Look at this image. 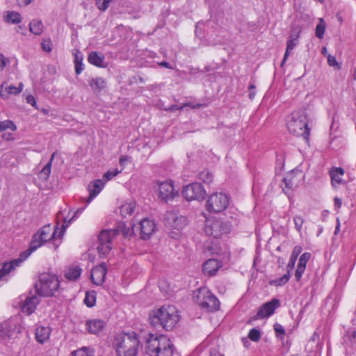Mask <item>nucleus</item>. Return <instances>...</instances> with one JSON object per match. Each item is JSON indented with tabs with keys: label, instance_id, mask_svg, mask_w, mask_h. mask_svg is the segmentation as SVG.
Wrapping results in <instances>:
<instances>
[{
	"label": "nucleus",
	"instance_id": "obj_38",
	"mask_svg": "<svg viewBox=\"0 0 356 356\" xmlns=\"http://www.w3.org/2000/svg\"><path fill=\"white\" fill-rule=\"evenodd\" d=\"M51 161H49L43 167V168L40 170V172L39 173L40 178L44 181H47L49 177V175L51 174Z\"/></svg>",
	"mask_w": 356,
	"mask_h": 356
},
{
	"label": "nucleus",
	"instance_id": "obj_62",
	"mask_svg": "<svg viewBox=\"0 0 356 356\" xmlns=\"http://www.w3.org/2000/svg\"><path fill=\"white\" fill-rule=\"evenodd\" d=\"M339 230H340V222H339V220L337 219V225H336L335 229H334V234H337V233L339 232Z\"/></svg>",
	"mask_w": 356,
	"mask_h": 356
},
{
	"label": "nucleus",
	"instance_id": "obj_34",
	"mask_svg": "<svg viewBox=\"0 0 356 356\" xmlns=\"http://www.w3.org/2000/svg\"><path fill=\"white\" fill-rule=\"evenodd\" d=\"M197 179L205 184L209 185L213 181V175L211 172L205 169L199 172Z\"/></svg>",
	"mask_w": 356,
	"mask_h": 356
},
{
	"label": "nucleus",
	"instance_id": "obj_46",
	"mask_svg": "<svg viewBox=\"0 0 356 356\" xmlns=\"http://www.w3.org/2000/svg\"><path fill=\"white\" fill-rule=\"evenodd\" d=\"M274 330L275 332L276 337L282 339L285 334V330L283 326L279 323H275L273 325Z\"/></svg>",
	"mask_w": 356,
	"mask_h": 356
},
{
	"label": "nucleus",
	"instance_id": "obj_3",
	"mask_svg": "<svg viewBox=\"0 0 356 356\" xmlns=\"http://www.w3.org/2000/svg\"><path fill=\"white\" fill-rule=\"evenodd\" d=\"M145 349L149 356H172L175 346L166 336L149 333L146 338Z\"/></svg>",
	"mask_w": 356,
	"mask_h": 356
},
{
	"label": "nucleus",
	"instance_id": "obj_13",
	"mask_svg": "<svg viewBox=\"0 0 356 356\" xmlns=\"http://www.w3.org/2000/svg\"><path fill=\"white\" fill-rule=\"evenodd\" d=\"M280 307V301L277 298H273L268 302L264 303L259 308L257 314L252 317V320L257 321L268 318L272 316L275 311Z\"/></svg>",
	"mask_w": 356,
	"mask_h": 356
},
{
	"label": "nucleus",
	"instance_id": "obj_11",
	"mask_svg": "<svg viewBox=\"0 0 356 356\" xmlns=\"http://www.w3.org/2000/svg\"><path fill=\"white\" fill-rule=\"evenodd\" d=\"M181 193L183 197L188 201H202L205 199L207 195V192L204 187L197 182L184 186Z\"/></svg>",
	"mask_w": 356,
	"mask_h": 356
},
{
	"label": "nucleus",
	"instance_id": "obj_30",
	"mask_svg": "<svg viewBox=\"0 0 356 356\" xmlns=\"http://www.w3.org/2000/svg\"><path fill=\"white\" fill-rule=\"evenodd\" d=\"M187 106L191 107L192 108H200L206 107L207 104H200V103L193 104L191 102H188L184 103L181 106H178L176 104L172 105V106H170L169 108H166V110L169 111H177V110H181L184 107H187Z\"/></svg>",
	"mask_w": 356,
	"mask_h": 356
},
{
	"label": "nucleus",
	"instance_id": "obj_21",
	"mask_svg": "<svg viewBox=\"0 0 356 356\" xmlns=\"http://www.w3.org/2000/svg\"><path fill=\"white\" fill-rule=\"evenodd\" d=\"M112 231H113L115 236L122 234L124 238H129L134 233V227L131 224L127 226L124 222H118Z\"/></svg>",
	"mask_w": 356,
	"mask_h": 356
},
{
	"label": "nucleus",
	"instance_id": "obj_6",
	"mask_svg": "<svg viewBox=\"0 0 356 356\" xmlns=\"http://www.w3.org/2000/svg\"><path fill=\"white\" fill-rule=\"evenodd\" d=\"M60 230V228L56 226L54 232L51 234V227L49 224L42 227L33 235L29 246L28 249L25 250L26 254L30 256L33 252L50 240L61 239L63 237L59 236Z\"/></svg>",
	"mask_w": 356,
	"mask_h": 356
},
{
	"label": "nucleus",
	"instance_id": "obj_58",
	"mask_svg": "<svg viewBox=\"0 0 356 356\" xmlns=\"http://www.w3.org/2000/svg\"><path fill=\"white\" fill-rule=\"evenodd\" d=\"M130 160V157L128 156H122L120 158L119 163L120 165H125L127 161Z\"/></svg>",
	"mask_w": 356,
	"mask_h": 356
},
{
	"label": "nucleus",
	"instance_id": "obj_60",
	"mask_svg": "<svg viewBox=\"0 0 356 356\" xmlns=\"http://www.w3.org/2000/svg\"><path fill=\"white\" fill-rule=\"evenodd\" d=\"M334 204L336 207H337V208L341 207V206L342 204L341 200L339 197H334Z\"/></svg>",
	"mask_w": 356,
	"mask_h": 356
},
{
	"label": "nucleus",
	"instance_id": "obj_14",
	"mask_svg": "<svg viewBox=\"0 0 356 356\" xmlns=\"http://www.w3.org/2000/svg\"><path fill=\"white\" fill-rule=\"evenodd\" d=\"M29 256L24 251L17 259H13L10 262H4L0 268V281L10 272L19 266Z\"/></svg>",
	"mask_w": 356,
	"mask_h": 356
},
{
	"label": "nucleus",
	"instance_id": "obj_32",
	"mask_svg": "<svg viewBox=\"0 0 356 356\" xmlns=\"http://www.w3.org/2000/svg\"><path fill=\"white\" fill-rule=\"evenodd\" d=\"M4 17L6 22L11 24H19L22 20L21 15L15 11L7 12Z\"/></svg>",
	"mask_w": 356,
	"mask_h": 356
},
{
	"label": "nucleus",
	"instance_id": "obj_15",
	"mask_svg": "<svg viewBox=\"0 0 356 356\" xmlns=\"http://www.w3.org/2000/svg\"><path fill=\"white\" fill-rule=\"evenodd\" d=\"M106 325V321L97 318L87 320L85 324L87 332L97 336H99L103 332Z\"/></svg>",
	"mask_w": 356,
	"mask_h": 356
},
{
	"label": "nucleus",
	"instance_id": "obj_12",
	"mask_svg": "<svg viewBox=\"0 0 356 356\" xmlns=\"http://www.w3.org/2000/svg\"><path fill=\"white\" fill-rule=\"evenodd\" d=\"M230 231L229 225L220 219H213L207 222L205 232L209 236L218 238Z\"/></svg>",
	"mask_w": 356,
	"mask_h": 356
},
{
	"label": "nucleus",
	"instance_id": "obj_53",
	"mask_svg": "<svg viewBox=\"0 0 356 356\" xmlns=\"http://www.w3.org/2000/svg\"><path fill=\"white\" fill-rule=\"evenodd\" d=\"M26 101L28 104H31L32 106H33L35 109H39L37 106V102L35 100V98L31 95H29L26 97Z\"/></svg>",
	"mask_w": 356,
	"mask_h": 356
},
{
	"label": "nucleus",
	"instance_id": "obj_5",
	"mask_svg": "<svg viewBox=\"0 0 356 356\" xmlns=\"http://www.w3.org/2000/svg\"><path fill=\"white\" fill-rule=\"evenodd\" d=\"M289 131L296 135L302 136L309 145L310 129L304 111L292 113L291 119L286 123Z\"/></svg>",
	"mask_w": 356,
	"mask_h": 356
},
{
	"label": "nucleus",
	"instance_id": "obj_29",
	"mask_svg": "<svg viewBox=\"0 0 356 356\" xmlns=\"http://www.w3.org/2000/svg\"><path fill=\"white\" fill-rule=\"evenodd\" d=\"M84 210V207L78 209L74 213L73 216L70 218L68 220L67 218H64L63 224L62 225L59 233V236L63 237L66 229L71 224L72 221H74L76 218L79 217V216L83 212Z\"/></svg>",
	"mask_w": 356,
	"mask_h": 356
},
{
	"label": "nucleus",
	"instance_id": "obj_27",
	"mask_svg": "<svg viewBox=\"0 0 356 356\" xmlns=\"http://www.w3.org/2000/svg\"><path fill=\"white\" fill-rule=\"evenodd\" d=\"M298 39V35H296L295 38H293V35H290V38L288 40L287 43H286V51H285L282 62L281 63V66H283L284 63L287 60L288 56L291 53V51L295 48V47L296 46Z\"/></svg>",
	"mask_w": 356,
	"mask_h": 356
},
{
	"label": "nucleus",
	"instance_id": "obj_18",
	"mask_svg": "<svg viewBox=\"0 0 356 356\" xmlns=\"http://www.w3.org/2000/svg\"><path fill=\"white\" fill-rule=\"evenodd\" d=\"M106 266L104 263L95 266L91 270V280L96 285H101L104 282L106 275Z\"/></svg>",
	"mask_w": 356,
	"mask_h": 356
},
{
	"label": "nucleus",
	"instance_id": "obj_37",
	"mask_svg": "<svg viewBox=\"0 0 356 356\" xmlns=\"http://www.w3.org/2000/svg\"><path fill=\"white\" fill-rule=\"evenodd\" d=\"M135 209V204L134 202L125 203L122 205L120 208V213L123 216L127 215H131Z\"/></svg>",
	"mask_w": 356,
	"mask_h": 356
},
{
	"label": "nucleus",
	"instance_id": "obj_50",
	"mask_svg": "<svg viewBox=\"0 0 356 356\" xmlns=\"http://www.w3.org/2000/svg\"><path fill=\"white\" fill-rule=\"evenodd\" d=\"M285 157L284 154H278L276 156V167L282 169L284 165Z\"/></svg>",
	"mask_w": 356,
	"mask_h": 356
},
{
	"label": "nucleus",
	"instance_id": "obj_44",
	"mask_svg": "<svg viewBox=\"0 0 356 356\" xmlns=\"http://www.w3.org/2000/svg\"><path fill=\"white\" fill-rule=\"evenodd\" d=\"M96 301V297L93 294H90L89 292L86 293V297L84 298V303L88 307H92L95 305Z\"/></svg>",
	"mask_w": 356,
	"mask_h": 356
},
{
	"label": "nucleus",
	"instance_id": "obj_4",
	"mask_svg": "<svg viewBox=\"0 0 356 356\" xmlns=\"http://www.w3.org/2000/svg\"><path fill=\"white\" fill-rule=\"evenodd\" d=\"M34 287L36 293L42 297H55L59 293L60 282L53 273H42L38 276Z\"/></svg>",
	"mask_w": 356,
	"mask_h": 356
},
{
	"label": "nucleus",
	"instance_id": "obj_64",
	"mask_svg": "<svg viewBox=\"0 0 356 356\" xmlns=\"http://www.w3.org/2000/svg\"><path fill=\"white\" fill-rule=\"evenodd\" d=\"M255 97V92L254 91H251L250 93H249V97L250 99H253Z\"/></svg>",
	"mask_w": 356,
	"mask_h": 356
},
{
	"label": "nucleus",
	"instance_id": "obj_31",
	"mask_svg": "<svg viewBox=\"0 0 356 356\" xmlns=\"http://www.w3.org/2000/svg\"><path fill=\"white\" fill-rule=\"evenodd\" d=\"M30 31L36 35H40L43 31V24L41 21L38 19H33L29 24Z\"/></svg>",
	"mask_w": 356,
	"mask_h": 356
},
{
	"label": "nucleus",
	"instance_id": "obj_56",
	"mask_svg": "<svg viewBox=\"0 0 356 356\" xmlns=\"http://www.w3.org/2000/svg\"><path fill=\"white\" fill-rule=\"evenodd\" d=\"M8 63V60L3 54H0V72L2 71L4 67Z\"/></svg>",
	"mask_w": 356,
	"mask_h": 356
},
{
	"label": "nucleus",
	"instance_id": "obj_2",
	"mask_svg": "<svg viewBox=\"0 0 356 356\" xmlns=\"http://www.w3.org/2000/svg\"><path fill=\"white\" fill-rule=\"evenodd\" d=\"M112 345L117 356H137L140 342L135 332H121L115 336Z\"/></svg>",
	"mask_w": 356,
	"mask_h": 356
},
{
	"label": "nucleus",
	"instance_id": "obj_17",
	"mask_svg": "<svg viewBox=\"0 0 356 356\" xmlns=\"http://www.w3.org/2000/svg\"><path fill=\"white\" fill-rule=\"evenodd\" d=\"M156 225L153 220L144 218L140 223L138 229L140 230V237L143 239H149L155 231Z\"/></svg>",
	"mask_w": 356,
	"mask_h": 356
},
{
	"label": "nucleus",
	"instance_id": "obj_48",
	"mask_svg": "<svg viewBox=\"0 0 356 356\" xmlns=\"http://www.w3.org/2000/svg\"><path fill=\"white\" fill-rule=\"evenodd\" d=\"M22 90H0V96L3 99H8L10 95H17Z\"/></svg>",
	"mask_w": 356,
	"mask_h": 356
},
{
	"label": "nucleus",
	"instance_id": "obj_55",
	"mask_svg": "<svg viewBox=\"0 0 356 356\" xmlns=\"http://www.w3.org/2000/svg\"><path fill=\"white\" fill-rule=\"evenodd\" d=\"M294 223H295L296 228L298 230H300L302 226L303 220L300 216H296L294 218Z\"/></svg>",
	"mask_w": 356,
	"mask_h": 356
},
{
	"label": "nucleus",
	"instance_id": "obj_51",
	"mask_svg": "<svg viewBox=\"0 0 356 356\" xmlns=\"http://www.w3.org/2000/svg\"><path fill=\"white\" fill-rule=\"evenodd\" d=\"M311 257V254L309 252H305L303 253L299 259L298 264L300 266H306L307 262Z\"/></svg>",
	"mask_w": 356,
	"mask_h": 356
},
{
	"label": "nucleus",
	"instance_id": "obj_49",
	"mask_svg": "<svg viewBox=\"0 0 356 356\" xmlns=\"http://www.w3.org/2000/svg\"><path fill=\"white\" fill-rule=\"evenodd\" d=\"M42 49L46 52H50L52 49V44L50 39H44L41 43Z\"/></svg>",
	"mask_w": 356,
	"mask_h": 356
},
{
	"label": "nucleus",
	"instance_id": "obj_23",
	"mask_svg": "<svg viewBox=\"0 0 356 356\" xmlns=\"http://www.w3.org/2000/svg\"><path fill=\"white\" fill-rule=\"evenodd\" d=\"M88 62L99 67H106L107 63L105 62V56L102 53L92 51L88 56Z\"/></svg>",
	"mask_w": 356,
	"mask_h": 356
},
{
	"label": "nucleus",
	"instance_id": "obj_54",
	"mask_svg": "<svg viewBox=\"0 0 356 356\" xmlns=\"http://www.w3.org/2000/svg\"><path fill=\"white\" fill-rule=\"evenodd\" d=\"M1 137L7 141H13L15 140V135L12 132H5L2 134Z\"/></svg>",
	"mask_w": 356,
	"mask_h": 356
},
{
	"label": "nucleus",
	"instance_id": "obj_7",
	"mask_svg": "<svg viewBox=\"0 0 356 356\" xmlns=\"http://www.w3.org/2000/svg\"><path fill=\"white\" fill-rule=\"evenodd\" d=\"M194 302L204 311L213 312L220 309V301L207 287H201L193 292Z\"/></svg>",
	"mask_w": 356,
	"mask_h": 356
},
{
	"label": "nucleus",
	"instance_id": "obj_16",
	"mask_svg": "<svg viewBox=\"0 0 356 356\" xmlns=\"http://www.w3.org/2000/svg\"><path fill=\"white\" fill-rule=\"evenodd\" d=\"M177 194L171 181L161 182L159 185V196L165 201L172 200Z\"/></svg>",
	"mask_w": 356,
	"mask_h": 356
},
{
	"label": "nucleus",
	"instance_id": "obj_45",
	"mask_svg": "<svg viewBox=\"0 0 356 356\" xmlns=\"http://www.w3.org/2000/svg\"><path fill=\"white\" fill-rule=\"evenodd\" d=\"M121 171L118 170V169H113L112 170H108L106 172L104 175L103 178L105 179V181H109L115 176H117L119 173H120Z\"/></svg>",
	"mask_w": 356,
	"mask_h": 356
},
{
	"label": "nucleus",
	"instance_id": "obj_41",
	"mask_svg": "<svg viewBox=\"0 0 356 356\" xmlns=\"http://www.w3.org/2000/svg\"><path fill=\"white\" fill-rule=\"evenodd\" d=\"M95 6L102 12H105L114 0H95Z\"/></svg>",
	"mask_w": 356,
	"mask_h": 356
},
{
	"label": "nucleus",
	"instance_id": "obj_42",
	"mask_svg": "<svg viewBox=\"0 0 356 356\" xmlns=\"http://www.w3.org/2000/svg\"><path fill=\"white\" fill-rule=\"evenodd\" d=\"M290 276V272L288 270L286 274L282 275L281 277L273 280L271 284H273L275 286H282L289 281Z\"/></svg>",
	"mask_w": 356,
	"mask_h": 356
},
{
	"label": "nucleus",
	"instance_id": "obj_40",
	"mask_svg": "<svg viewBox=\"0 0 356 356\" xmlns=\"http://www.w3.org/2000/svg\"><path fill=\"white\" fill-rule=\"evenodd\" d=\"M6 129H10L12 131L17 130V126L15 124L9 120L0 121V132L3 131Z\"/></svg>",
	"mask_w": 356,
	"mask_h": 356
},
{
	"label": "nucleus",
	"instance_id": "obj_61",
	"mask_svg": "<svg viewBox=\"0 0 356 356\" xmlns=\"http://www.w3.org/2000/svg\"><path fill=\"white\" fill-rule=\"evenodd\" d=\"M210 356H224L223 355L220 354L218 351L213 349L210 351Z\"/></svg>",
	"mask_w": 356,
	"mask_h": 356
},
{
	"label": "nucleus",
	"instance_id": "obj_24",
	"mask_svg": "<svg viewBox=\"0 0 356 356\" xmlns=\"http://www.w3.org/2000/svg\"><path fill=\"white\" fill-rule=\"evenodd\" d=\"M344 170L341 167H332L330 170L331 183L333 186H336L335 184L339 185L343 183L341 177L344 175Z\"/></svg>",
	"mask_w": 356,
	"mask_h": 356
},
{
	"label": "nucleus",
	"instance_id": "obj_22",
	"mask_svg": "<svg viewBox=\"0 0 356 356\" xmlns=\"http://www.w3.org/2000/svg\"><path fill=\"white\" fill-rule=\"evenodd\" d=\"M39 299L36 296L26 297L22 305V310L28 315L33 314L39 304Z\"/></svg>",
	"mask_w": 356,
	"mask_h": 356
},
{
	"label": "nucleus",
	"instance_id": "obj_26",
	"mask_svg": "<svg viewBox=\"0 0 356 356\" xmlns=\"http://www.w3.org/2000/svg\"><path fill=\"white\" fill-rule=\"evenodd\" d=\"M51 331L47 327L39 326L35 330V339L40 343L49 339Z\"/></svg>",
	"mask_w": 356,
	"mask_h": 356
},
{
	"label": "nucleus",
	"instance_id": "obj_59",
	"mask_svg": "<svg viewBox=\"0 0 356 356\" xmlns=\"http://www.w3.org/2000/svg\"><path fill=\"white\" fill-rule=\"evenodd\" d=\"M5 87V89H10V90H13V89H21V87H22V85L20 84L19 88H16L15 86H13L12 85H10L8 86H4V83H1V86H0V89H3V88Z\"/></svg>",
	"mask_w": 356,
	"mask_h": 356
},
{
	"label": "nucleus",
	"instance_id": "obj_57",
	"mask_svg": "<svg viewBox=\"0 0 356 356\" xmlns=\"http://www.w3.org/2000/svg\"><path fill=\"white\" fill-rule=\"evenodd\" d=\"M33 0H17L19 6L24 7L30 4Z\"/></svg>",
	"mask_w": 356,
	"mask_h": 356
},
{
	"label": "nucleus",
	"instance_id": "obj_33",
	"mask_svg": "<svg viewBox=\"0 0 356 356\" xmlns=\"http://www.w3.org/2000/svg\"><path fill=\"white\" fill-rule=\"evenodd\" d=\"M70 356H95V351L90 347L84 346L72 351Z\"/></svg>",
	"mask_w": 356,
	"mask_h": 356
},
{
	"label": "nucleus",
	"instance_id": "obj_47",
	"mask_svg": "<svg viewBox=\"0 0 356 356\" xmlns=\"http://www.w3.org/2000/svg\"><path fill=\"white\" fill-rule=\"evenodd\" d=\"M327 63L330 66L334 67L335 69H340V64L337 61L336 58L330 54H327Z\"/></svg>",
	"mask_w": 356,
	"mask_h": 356
},
{
	"label": "nucleus",
	"instance_id": "obj_9",
	"mask_svg": "<svg viewBox=\"0 0 356 356\" xmlns=\"http://www.w3.org/2000/svg\"><path fill=\"white\" fill-rule=\"evenodd\" d=\"M229 204V196L222 193H215L209 197L206 207L209 212L220 213L226 209Z\"/></svg>",
	"mask_w": 356,
	"mask_h": 356
},
{
	"label": "nucleus",
	"instance_id": "obj_28",
	"mask_svg": "<svg viewBox=\"0 0 356 356\" xmlns=\"http://www.w3.org/2000/svg\"><path fill=\"white\" fill-rule=\"evenodd\" d=\"M73 55L74 57V63L75 65V72L77 74H79L83 70V56L79 50H75Z\"/></svg>",
	"mask_w": 356,
	"mask_h": 356
},
{
	"label": "nucleus",
	"instance_id": "obj_35",
	"mask_svg": "<svg viewBox=\"0 0 356 356\" xmlns=\"http://www.w3.org/2000/svg\"><path fill=\"white\" fill-rule=\"evenodd\" d=\"M301 252H302V248L300 246L297 245V246L294 247L292 254L290 257V260L287 265V267L289 268H293L294 267L296 260H297V258L300 255Z\"/></svg>",
	"mask_w": 356,
	"mask_h": 356
},
{
	"label": "nucleus",
	"instance_id": "obj_52",
	"mask_svg": "<svg viewBox=\"0 0 356 356\" xmlns=\"http://www.w3.org/2000/svg\"><path fill=\"white\" fill-rule=\"evenodd\" d=\"M305 266L298 265L297 269L295 273V277L296 280H299L305 271Z\"/></svg>",
	"mask_w": 356,
	"mask_h": 356
},
{
	"label": "nucleus",
	"instance_id": "obj_25",
	"mask_svg": "<svg viewBox=\"0 0 356 356\" xmlns=\"http://www.w3.org/2000/svg\"><path fill=\"white\" fill-rule=\"evenodd\" d=\"M82 269L79 266H71L65 271L64 276L69 281H76L79 279Z\"/></svg>",
	"mask_w": 356,
	"mask_h": 356
},
{
	"label": "nucleus",
	"instance_id": "obj_20",
	"mask_svg": "<svg viewBox=\"0 0 356 356\" xmlns=\"http://www.w3.org/2000/svg\"><path fill=\"white\" fill-rule=\"evenodd\" d=\"M105 182L101 179H97L90 182L88 186L89 196L87 203H90L104 188Z\"/></svg>",
	"mask_w": 356,
	"mask_h": 356
},
{
	"label": "nucleus",
	"instance_id": "obj_43",
	"mask_svg": "<svg viewBox=\"0 0 356 356\" xmlns=\"http://www.w3.org/2000/svg\"><path fill=\"white\" fill-rule=\"evenodd\" d=\"M248 338L254 342H258L261 339V332L259 329L252 328L248 333Z\"/></svg>",
	"mask_w": 356,
	"mask_h": 356
},
{
	"label": "nucleus",
	"instance_id": "obj_10",
	"mask_svg": "<svg viewBox=\"0 0 356 356\" xmlns=\"http://www.w3.org/2000/svg\"><path fill=\"white\" fill-rule=\"evenodd\" d=\"M111 229H103L99 234L97 251L101 257H106L113 248V240L115 237Z\"/></svg>",
	"mask_w": 356,
	"mask_h": 356
},
{
	"label": "nucleus",
	"instance_id": "obj_39",
	"mask_svg": "<svg viewBox=\"0 0 356 356\" xmlns=\"http://www.w3.org/2000/svg\"><path fill=\"white\" fill-rule=\"evenodd\" d=\"M326 28V24L322 18L319 19V23L316 25L315 29V34L317 38H322L323 37L325 30Z\"/></svg>",
	"mask_w": 356,
	"mask_h": 356
},
{
	"label": "nucleus",
	"instance_id": "obj_1",
	"mask_svg": "<svg viewBox=\"0 0 356 356\" xmlns=\"http://www.w3.org/2000/svg\"><path fill=\"white\" fill-rule=\"evenodd\" d=\"M148 319L153 327L170 331L175 327L179 320V316L175 306L163 305L151 311Z\"/></svg>",
	"mask_w": 356,
	"mask_h": 356
},
{
	"label": "nucleus",
	"instance_id": "obj_8",
	"mask_svg": "<svg viewBox=\"0 0 356 356\" xmlns=\"http://www.w3.org/2000/svg\"><path fill=\"white\" fill-rule=\"evenodd\" d=\"M304 175L300 170H291L282 179L280 187L282 191L290 198L293 191L299 186Z\"/></svg>",
	"mask_w": 356,
	"mask_h": 356
},
{
	"label": "nucleus",
	"instance_id": "obj_19",
	"mask_svg": "<svg viewBox=\"0 0 356 356\" xmlns=\"http://www.w3.org/2000/svg\"><path fill=\"white\" fill-rule=\"evenodd\" d=\"M222 267V262L216 259H209L202 265L203 273L209 277L216 275L218 270Z\"/></svg>",
	"mask_w": 356,
	"mask_h": 356
},
{
	"label": "nucleus",
	"instance_id": "obj_63",
	"mask_svg": "<svg viewBox=\"0 0 356 356\" xmlns=\"http://www.w3.org/2000/svg\"><path fill=\"white\" fill-rule=\"evenodd\" d=\"M160 65L167 68H172L170 64L167 62H162L160 63Z\"/></svg>",
	"mask_w": 356,
	"mask_h": 356
},
{
	"label": "nucleus",
	"instance_id": "obj_36",
	"mask_svg": "<svg viewBox=\"0 0 356 356\" xmlns=\"http://www.w3.org/2000/svg\"><path fill=\"white\" fill-rule=\"evenodd\" d=\"M90 86L92 88L102 89L106 87V82L103 78L96 77L91 79Z\"/></svg>",
	"mask_w": 356,
	"mask_h": 356
}]
</instances>
